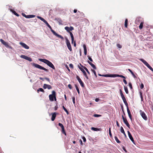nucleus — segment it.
Masks as SVG:
<instances>
[{
    "label": "nucleus",
    "mask_w": 153,
    "mask_h": 153,
    "mask_svg": "<svg viewBox=\"0 0 153 153\" xmlns=\"http://www.w3.org/2000/svg\"><path fill=\"white\" fill-rule=\"evenodd\" d=\"M120 94L124 102V103L125 105H126V106L127 107V111L128 113V116L130 118V119H131V120H132L131 115V112L128 108V104L126 101V99L121 89L120 90Z\"/></svg>",
    "instance_id": "1"
},
{
    "label": "nucleus",
    "mask_w": 153,
    "mask_h": 153,
    "mask_svg": "<svg viewBox=\"0 0 153 153\" xmlns=\"http://www.w3.org/2000/svg\"><path fill=\"white\" fill-rule=\"evenodd\" d=\"M39 60L42 62L47 64L48 66L50 68H51L55 70V67L53 64L49 60L43 59H39Z\"/></svg>",
    "instance_id": "2"
},
{
    "label": "nucleus",
    "mask_w": 153,
    "mask_h": 153,
    "mask_svg": "<svg viewBox=\"0 0 153 153\" xmlns=\"http://www.w3.org/2000/svg\"><path fill=\"white\" fill-rule=\"evenodd\" d=\"M45 23L46 24L47 26L50 29L51 31L54 35L59 38H61L63 40L64 39V38L62 36L57 33L53 30L52 29L51 26L49 25V24L47 21L46 22H45Z\"/></svg>",
    "instance_id": "3"
},
{
    "label": "nucleus",
    "mask_w": 153,
    "mask_h": 153,
    "mask_svg": "<svg viewBox=\"0 0 153 153\" xmlns=\"http://www.w3.org/2000/svg\"><path fill=\"white\" fill-rule=\"evenodd\" d=\"M49 100L51 101H53L54 99L55 101L56 100V92L55 91H52V94H50L49 96Z\"/></svg>",
    "instance_id": "4"
},
{
    "label": "nucleus",
    "mask_w": 153,
    "mask_h": 153,
    "mask_svg": "<svg viewBox=\"0 0 153 153\" xmlns=\"http://www.w3.org/2000/svg\"><path fill=\"white\" fill-rule=\"evenodd\" d=\"M32 65H33V66H34L35 68L44 70L45 71H47V72L48 71V69H47L43 67H42V66H40V65H39L38 64H36L35 63H33Z\"/></svg>",
    "instance_id": "5"
},
{
    "label": "nucleus",
    "mask_w": 153,
    "mask_h": 153,
    "mask_svg": "<svg viewBox=\"0 0 153 153\" xmlns=\"http://www.w3.org/2000/svg\"><path fill=\"white\" fill-rule=\"evenodd\" d=\"M140 60L151 71H153V69L150 66L149 64L145 60L141 59Z\"/></svg>",
    "instance_id": "6"
},
{
    "label": "nucleus",
    "mask_w": 153,
    "mask_h": 153,
    "mask_svg": "<svg viewBox=\"0 0 153 153\" xmlns=\"http://www.w3.org/2000/svg\"><path fill=\"white\" fill-rule=\"evenodd\" d=\"M140 115L141 116L142 118L145 120H147V118L146 115L145 113L142 110H140Z\"/></svg>",
    "instance_id": "7"
},
{
    "label": "nucleus",
    "mask_w": 153,
    "mask_h": 153,
    "mask_svg": "<svg viewBox=\"0 0 153 153\" xmlns=\"http://www.w3.org/2000/svg\"><path fill=\"white\" fill-rule=\"evenodd\" d=\"M66 43L68 48V49L70 50V51H72V49L69 41L67 38L66 39Z\"/></svg>",
    "instance_id": "8"
},
{
    "label": "nucleus",
    "mask_w": 153,
    "mask_h": 153,
    "mask_svg": "<svg viewBox=\"0 0 153 153\" xmlns=\"http://www.w3.org/2000/svg\"><path fill=\"white\" fill-rule=\"evenodd\" d=\"M122 118L123 121L125 124L129 128H130V126L126 118L124 117L123 115H122Z\"/></svg>",
    "instance_id": "9"
},
{
    "label": "nucleus",
    "mask_w": 153,
    "mask_h": 153,
    "mask_svg": "<svg viewBox=\"0 0 153 153\" xmlns=\"http://www.w3.org/2000/svg\"><path fill=\"white\" fill-rule=\"evenodd\" d=\"M76 78L77 79V80L78 81V82L79 83L81 86L82 87H83L84 86V84L83 83V82H82V80L78 76H76Z\"/></svg>",
    "instance_id": "10"
},
{
    "label": "nucleus",
    "mask_w": 153,
    "mask_h": 153,
    "mask_svg": "<svg viewBox=\"0 0 153 153\" xmlns=\"http://www.w3.org/2000/svg\"><path fill=\"white\" fill-rule=\"evenodd\" d=\"M20 57L22 58H23L26 60H28L30 62H31L32 61V59L31 58L25 56V55H22Z\"/></svg>",
    "instance_id": "11"
},
{
    "label": "nucleus",
    "mask_w": 153,
    "mask_h": 153,
    "mask_svg": "<svg viewBox=\"0 0 153 153\" xmlns=\"http://www.w3.org/2000/svg\"><path fill=\"white\" fill-rule=\"evenodd\" d=\"M78 67H79V69L82 72V73L83 74V75L85 76V77H86V79H88V78L87 75V74H86V72L84 71V70L83 68H81L79 66H78Z\"/></svg>",
    "instance_id": "12"
},
{
    "label": "nucleus",
    "mask_w": 153,
    "mask_h": 153,
    "mask_svg": "<svg viewBox=\"0 0 153 153\" xmlns=\"http://www.w3.org/2000/svg\"><path fill=\"white\" fill-rule=\"evenodd\" d=\"M0 41L1 43L4 45L6 47L10 48L11 47L10 46L8 45V43L5 42L2 39H0Z\"/></svg>",
    "instance_id": "13"
},
{
    "label": "nucleus",
    "mask_w": 153,
    "mask_h": 153,
    "mask_svg": "<svg viewBox=\"0 0 153 153\" xmlns=\"http://www.w3.org/2000/svg\"><path fill=\"white\" fill-rule=\"evenodd\" d=\"M65 29L68 33H69L71 31H72L74 29L73 27L71 26L70 27L66 26L65 27Z\"/></svg>",
    "instance_id": "14"
},
{
    "label": "nucleus",
    "mask_w": 153,
    "mask_h": 153,
    "mask_svg": "<svg viewBox=\"0 0 153 153\" xmlns=\"http://www.w3.org/2000/svg\"><path fill=\"white\" fill-rule=\"evenodd\" d=\"M128 133L130 139L133 143L135 144V142L130 132L129 131H128Z\"/></svg>",
    "instance_id": "15"
},
{
    "label": "nucleus",
    "mask_w": 153,
    "mask_h": 153,
    "mask_svg": "<svg viewBox=\"0 0 153 153\" xmlns=\"http://www.w3.org/2000/svg\"><path fill=\"white\" fill-rule=\"evenodd\" d=\"M19 44L25 49H28L29 48L28 46L24 43L20 42L19 43Z\"/></svg>",
    "instance_id": "16"
},
{
    "label": "nucleus",
    "mask_w": 153,
    "mask_h": 153,
    "mask_svg": "<svg viewBox=\"0 0 153 153\" xmlns=\"http://www.w3.org/2000/svg\"><path fill=\"white\" fill-rule=\"evenodd\" d=\"M43 87L44 89L48 88V89H51L52 87L51 85L46 84H44Z\"/></svg>",
    "instance_id": "17"
},
{
    "label": "nucleus",
    "mask_w": 153,
    "mask_h": 153,
    "mask_svg": "<svg viewBox=\"0 0 153 153\" xmlns=\"http://www.w3.org/2000/svg\"><path fill=\"white\" fill-rule=\"evenodd\" d=\"M51 114L52 115L51 120L52 121H53L55 120L56 117V112H54L52 113Z\"/></svg>",
    "instance_id": "18"
},
{
    "label": "nucleus",
    "mask_w": 153,
    "mask_h": 153,
    "mask_svg": "<svg viewBox=\"0 0 153 153\" xmlns=\"http://www.w3.org/2000/svg\"><path fill=\"white\" fill-rule=\"evenodd\" d=\"M99 76H102L104 77H112L114 76H115V75H112V74H105V75H101L100 74H98Z\"/></svg>",
    "instance_id": "19"
},
{
    "label": "nucleus",
    "mask_w": 153,
    "mask_h": 153,
    "mask_svg": "<svg viewBox=\"0 0 153 153\" xmlns=\"http://www.w3.org/2000/svg\"><path fill=\"white\" fill-rule=\"evenodd\" d=\"M88 63L91 66V67L94 69H96V67L91 62L88 61Z\"/></svg>",
    "instance_id": "20"
},
{
    "label": "nucleus",
    "mask_w": 153,
    "mask_h": 153,
    "mask_svg": "<svg viewBox=\"0 0 153 153\" xmlns=\"http://www.w3.org/2000/svg\"><path fill=\"white\" fill-rule=\"evenodd\" d=\"M70 34L71 39V43H73L74 41V37L73 33L72 32H70L69 33Z\"/></svg>",
    "instance_id": "21"
},
{
    "label": "nucleus",
    "mask_w": 153,
    "mask_h": 153,
    "mask_svg": "<svg viewBox=\"0 0 153 153\" xmlns=\"http://www.w3.org/2000/svg\"><path fill=\"white\" fill-rule=\"evenodd\" d=\"M83 47L84 49V54L85 55H86L87 54V53L86 46L85 45H83Z\"/></svg>",
    "instance_id": "22"
},
{
    "label": "nucleus",
    "mask_w": 153,
    "mask_h": 153,
    "mask_svg": "<svg viewBox=\"0 0 153 153\" xmlns=\"http://www.w3.org/2000/svg\"><path fill=\"white\" fill-rule=\"evenodd\" d=\"M38 19H40L41 21H42L44 23H45L46 21L43 18L40 16H38L37 17Z\"/></svg>",
    "instance_id": "23"
},
{
    "label": "nucleus",
    "mask_w": 153,
    "mask_h": 153,
    "mask_svg": "<svg viewBox=\"0 0 153 153\" xmlns=\"http://www.w3.org/2000/svg\"><path fill=\"white\" fill-rule=\"evenodd\" d=\"M91 129L93 131H98L100 130L99 128H94V127H91Z\"/></svg>",
    "instance_id": "24"
},
{
    "label": "nucleus",
    "mask_w": 153,
    "mask_h": 153,
    "mask_svg": "<svg viewBox=\"0 0 153 153\" xmlns=\"http://www.w3.org/2000/svg\"><path fill=\"white\" fill-rule=\"evenodd\" d=\"M11 12L15 15H16L17 16H19V15L14 10H11Z\"/></svg>",
    "instance_id": "25"
},
{
    "label": "nucleus",
    "mask_w": 153,
    "mask_h": 153,
    "mask_svg": "<svg viewBox=\"0 0 153 153\" xmlns=\"http://www.w3.org/2000/svg\"><path fill=\"white\" fill-rule=\"evenodd\" d=\"M124 89L126 93L128 94V91L127 87L126 86H124Z\"/></svg>",
    "instance_id": "26"
},
{
    "label": "nucleus",
    "mask_w": 153,
    "mask_h": 153,
    "mask_svg": "<svg viewBox=\"0 0 153 153\" xmlns=\"http://www.w3.org/2000/svg\"><path fill=\"white\" fill-rule=\"evenodd\" d=\"M128 26V19H126L125 22V26L127 28Z\"/></svg>",
    "instance_id": "27"
},
{
    "label": "nucleus",
    "mask_w": 153,
    "mask_h": 153,
    "mask_svg": "<svg viewBox=\"0 0 153 153\" xmlns=\"http://www.w3.org/2000/svg\"><path fill=\"white\" fill-rule=\"evenodd\" d=\"M114 138H115V140L116 141V142L117 143H120V142L119 141V139H118V138H117V137L115 136Z\"/></svg>",
    "instance_id": "28"
},
{
    "label": "nucleus",
    "mask_w": 153,
    "mask_h": 153,
    "mask_svg": "<svg viewBox=\"0 0 153 153\" xmlns=\"http://www.w3.org/2000/svg\"><path fill=\"white\" fill-rule=\"evenodd\" d=\"M27 18H34L35 17V15H27Z\"/></svg>",
    "instance_id": "29"
},
{
    "label": "nucleus",
    "mask_w": 153,
    "mask_h": 153,
    "mask_svg": "<svg viewBox=\"0 0 153 153\" xmlns=\"http://www.w3.org/2000/svg\"><path fill=\"white\" fill-rule=\"evenodd\" d=\"M143 22H141L139 26V28L140 29H141L143 28Z\"/></svg>",
    "instance_id": "30"
},
{
    "label": "nucleus",
    "mask_w": 153,
    "mask_h": 153,
    "mask_svg": "<svg viewBox=\"0 0 153 153\" xmlns=\"http://www.w3.org/2000/svg\"><path fill=\"white\" fill-rule=\"evenodd\" d=\"M75 87L76 89L78 92V94H79V91L78 86L76 85H75Z\"/></svg>",
    "instance_id": "31"
},
{
    "label": "nucleus",
    "mask_w": 153,
    "mask_h": 153,
    "mask_svg": "<svg viewBox=\"0 0 153 153\" xmlns=\"http://www.w3.org/2000/svg\"><path fill=\"white\" fill-rule=\"evenodd\" d=\"M58 125L62 129L64 128L63 125L62 123H59Z\"/></svg>",
    "instance_id": "32"
},
{
    "label": "nucleus",
    "mask_w": 153,
    "mask_h": 153,
    "mask_svg": "<svg viewBox=\"0 0 153 153\" xmlns=\"http://www.w3.org/2000/svg\"><path fill=\"white\" fill-rule=\"evenodd\" d=\"M39 91L44 92V90L42 88H39L37 90V92H39Z\"/></svg>",
    "instance_id": "33"
},
{
    "label": "nucleus",
    "mask_w": 153,
    "mask_h": 153,
    "mask_svg": "<svg viewBox=\"0 0 153 153\" xmlns=\"http://www.w3.org/2000/svg\"><path fill=\"white\" fill-rule=\"evenodd\" d=\"M62 132L63 134H64L65 135H66V133L65 131L64 128L62 129Z\"/></svg>",
    "instance_id": "34"
},
{
    "label": "nucleus",
    "mask_w": 153,
    "mask_h": 153,
    "mask_svg": "<svg viewBox=\"0 0 153 153\" xmlns=\"http://www.w3.org/2000/svg\"><path fill=\"white\" fill-rule=\"evenodd\" d=\"M116 76H119L120 77L123 78L124 79H125V77L122 75H117Z\"/></svg>",
    "instance_id": "35"
},
{
    "label": "nucleus",
    "mask_w": 153,
    "mask_h": 153,
    "mask_svg": "<svg viewBox=\"0 0 153 153\" xmlns=\"http://www.w3.org/2000/svg\"><path fill=\"white\" fill-rule=\"evenodd\" d=\"M120 131L122 133H124V131L123 127L121 126L120 127Z\"/></svg>",
    "instance_id": "36"
},
{
    "label": "nucleus",
    "mask_w": 153,
    "mask_h": 153,
    "mask_svg": "<svg viewBox=\"0 0 153 153\" xmlns=\"http://www.w3.org/2000/svg\"><path fill=\"white\" fill-rule=\"evenodd\" d=\"M140 98H141V100L142 101H143V97L142 93L141 92H140Z\"/></svg>",
    "instance_id": "37"
},
{
    "label": "nucleus",
    "mask_w": 153,
    "mask_h": 153,
    "mask_svg": "<svg viewBox=\"0 0 153 153\" xmlns=\"http://www.w3.org/2000/svg\"><path fill=\"white\" fill-rule=\"evenodd\" d=\"M84 68L85 70L87 71V73L89 74H90V73L89 71H88V69L85 67H84Z\"/></svg>",
    "instance_id": "38"
},
{
    "label": "nucleus",
    "mask_w": 153,
    "mask_h": 153,
    "mask_svg": "<svg viewBox=\"0 0 153 153\" xmlns=\"http://www.w3.org/2000/svg\"><path fill=\"white\" fill-rule=\"evenodd\" d=\"M109 135L111 137H112V134L111 133V131L110 128H109Z\"/></svg>",
    "instance_id": "39"
},
{
    "label": "nucleus",
    "mask_w": 153,
    "mask_h": 153,
    "mask_svg": "<svg viewBox=\"0 0 153 153\" xmlns=\"http://www.w3.org/2000/svg\"><path fill=\"white\" fill-rule=\"evenodd\" d=\"M88 59L91 62H92L93 61V60L91 57H90L89 56H88Z\"/></svg>",
    "instance_id": "40"
},
{
    "label": "nucleus",
    "mask_w": 153,
    "mask_h": 153,
    "mask_svg": "<svg viewBox=\"0 0 153 153\" xmlns=\"http://www.w3.org/2000/svg\"><path fill=\"white\" fill-rule=\"evenodd\" d=\"M91 71L93 72V73H94V75H95V76L96 77H97V75L95 71H94V70H92Z\"/></svg>",
    "instance_id": "41"
},
{
    "label": "nucleus",
    "mask_w": 153,
    "mask_h": 153,
    "mask_svg": "<svg viewBox=\"0 0 153 153\" xmlns=\"http://www.w3.org/2000/svg\"><path fill=\"white\" fill-rule=\"evenodd\" d=\"M129 86L130 87V88L131 89H132V84L131 82H129L128 84Z\"/></svg>",
    "instance_id": "42"
},
{
    "label": "nucleus",
    "mask_w": 153,
    "mask_h": 153,
    "mask_svg": "<svg viewBox=\"0 0 153 153\" xmlns=\"http://www.w3.org/2000/svg\"><path fill=\"white\" fill-rule=\"evenodd\" d=\"M72 101H73V103L74 104H75V97H73L72 98Z\"/></svg>",
    "instance_id": "43"
},
{
    "label": "nucleus",
    "mask_w": 153,
    "mask_h": 153,
    "mask_svg": "<svg viewBox=\"0 0 153 153\" xmlns=\"http://www.w3.org/2000/svg\"><path fill=\"white\" fill-rule=\"evenodd\" d=\"M101 116V115H99V114H95L94 115V116L95 117H100Z\"/></svg>",
    "instance_id": "44"
},
{
    "label": "nucleus",
    "mask_w": 153,
    "mask_h": 153,
    "mask_svg": "<svg viewBox=\"0 0 153 153\" xmlns=\"http://www.w3.org/2000/svg\"><path fill=\"white\" fill-rule=\"evenodd\" d=\"M117 46L119 48H122V46L119 44H117Z\"/></svg>",
    "instance_id": "45"
},
{
    "label": "nucleus",
    "mask_w": 153,
    "mask_h": 153,
    "mask_svg": "<svg viewBox=\"0 0 153 153\" xmlns=\"http://www.w3.org/2000/svg\"><path fill=\"white\" fill-rule=\"evenodd\" d=\"M82 138L83 139V141L84 142H85L86 141V139L85 137H82Z\"/></svg>",
    "instance_id": "46"
},
{
    "label": "nucleus",
    "mask_w": 153,
    "mask_h": 153,
    "mask_svg": "<svg viewBox=\"0 0 153 153\" xmlns=\"http://www.w3.org/2000/svg\"><path fill=\"white\" fill-rule=\"evenodd\" d=\"M69 67L70 68H73V65L72 64H70L69 65Z\"/></svg>",
    "instance_id": "47"
},
{
    "label": "nucleus",
    "mask_w": 153,
    "mask_h": 153,
    "mask_svg": "<svg viewBox=\"0 0 153 153\" xmlns=\"http://www.w3.org/2000/svg\"><path fill=\"white\" fill-rule=\"evenodd\" d=\"M140 87L141 89H143L144 88V85L143 84H141Z\"/></svg>",
    "instance_id": "48"
},
{
    "label": "nucleus",
    "mask_w": 153,
    "mask_h": 153,
    "mask_svg": "<svg viewBox=\"0 0 153 153\" xmlns=\"http://www.w3.org/2000/svg\"><path fill=\"white\" fill-rule=\"evenodd\" d=\"M22 15L23 16L25 17L26 18H27L28 17L27 15H26L25 14L23 13H22Z\"/></svg>",
    "instance_id": "49"
},
{
    "label": "nucleus",
    "mask_w": 153,
    "mask_h": 153,
    "mask_svg": "<svg viewBox=\"0 0 153 153\" xmlns=\"http://www.w3.org/2000/svg\"><path fill=\"white\" fill-rule=\"evenodd\" d=\"M68 87L71 89H72V86H71V84H69L68 85Z\"/></svg>",
    "instance_id": "50"
},
{
    "label": "nucleus",
    "mask_w": 153,
    "mask_h": 153,
    "mask_svg": "<svg viewBox=\"0 0 153 153\" xmlns=\"http://www.w3.org/2000/svg\"><path fill=\"white\" fill-rule=\"evenodd\" d=\"M123 82H124L125 83V84H127V81H126V79H123Z\"/></svg>",
    "instance_id": "51"
},
{
    "label": "nucleus",
    "mask_w": 153,
    "mask_h": 153,
    "mask_svg": "<svg viewBox=\"0 0 153 153\" xmlns=\"http://www.w3.org/2000/svg\"><path fill=\"white\" fill-rule=\"evenodd\" d=\"M128 71L131 73V74H132L133 72L130 69H128Z\"/></svg>",
    "instance_id": "52"
},
{
    "label": "nucleus",
    "mask_w": 153,
    "mask_h": 153,
    "mask_svg": "<svg viewBox=\"0 0 153 153\" xmlns=\"http://www.w3.org/2000/svg\"><path fill=\"white\" fill-rule=\"evenodd\" d=\"M128 71L131 73V74H132L133 72L130 69H128Z\"/></svg>",
    "instance_id": "53"
},
{
    "label": "nucleus",
    "mask_w": 153,
    "mask_h": 153,
    "mask_svg": "<svg viewBox=\"0 0 153 153\" xmlns=\"http://www.w3.org/2000/svg\"><path fill=\"white\" fill-rule=\"evenodd\" d=\"M128 71L131 73V74H132L133 72L130 69H128Z\"/></svg>",
    "instance_id": "54"
},
{
    "label": "nucleus",
    "mask_w": 153,
    "mask_h": 153,
    "mask_svg": "<svg viewBox=\"0 0 153 153\" xmlns=\"http://www.w3.org/2000/svg\"><path fill=\"white\" fill-rule=\"evenodd\" d=\"M134 78H136L137 77L134 74V73H133L132 74Z\"/></svg>",
    "instance_id": "55"
},
{
    "label": "nucleus",
    "mask_w": 153,
    "mask_h": 153,
    "mask_svg": "<svg viewBox=\"0 0 153 153\" xmlns=\"http://www.w3.org/2000/svg\"><path fill=\"white\" fill-rule=\"evenodd\" d=\"M116 124H117V126L118 127H120V126H119V124L118 122V121H116Z\"/></svg>",
    "instance_id": "56"
},
{
    "label": "nucleus",
    "mask_w": 153,
    "mask_h": 153,
    "mask_svg": "<svg viewBox=\"0 0 153 153\" xmlns=\"http://www.w3.org/2000/svg\"><path fill=\"white\" fill-rule=\"evenodd\" d=\"M62 108L65 111L67 110V109L65 108L64 106H62Z\"/></svg>",
    "instance_id": "57"
},
{
    "label": "nucleus",
    "mask_w": 153,
    "mask_h": 153,
    "mask_svg": "<svg viewBox=\"0 0 153 153\" xmlns=\"http://www.w3.org/2000/svg\"><path fill=\"white\" fill-rule=\"evenodd\" d=\"M66 68L68 70V71H70V69H69L68 67V66L67 65H66Z\"/></svg>",
    "instance_id": "58"
},
{
    "label": "nucleus",
    "mask_w": 153,
    "mask_h": 153,
    "mask_svg": "<svg viewBox=\"0 0 153 153\" xmlns=\"http://www.w3.org/2000/svg\"><path fill=\"white\" fill-rule=\"evenodd\" d=\"M77 12V10L76 9H75L74 10V13H76Z\"/></svg>",
    "instance_id": "59"
},
{
    "label": "nucleus",
    "mask_w": 153,
    "mask_h": 153,
    "mask_svg": "<svg viewBox=\"0 0 153 153\" xmlns=\"http://www.w3.org/2000/svg\"><path fill=\"white\" fill-rule=\"evenodd\" d=\"M79 141L80 142V143L81 145H82V140H79Z\"/></svg>",
    "instance_id": "60"
},
{
    "label": "nucleus",
    "mask_w": 153,
    "mask_h": 153,
    "mask_svg": "<svg viewBox=\"0 0 153 153\" xmlns=\"http://www.w3.org/2000/svg\"><path fill=\"white\" fill-rule=\"evenodd\" d=\"M45 79H46L48 81H49L50 80L48 78H45Z\"/></svg>",
    "instance_id": "61"
},
{
    "label": "nucleus",
    "mask_w": 153,
    "mask_h": 153,
    "mask_svg": "<svg viewBox=\"0 0 153 153\" xmlns=\"http://www.w3.org/2000/svg\"><path fill=\"white\" fill-rule=\"evenodd\" d=\"M99 99L98 98H96L95 99V101L97 102L99 101Z\"/></svg>",
    "instance_id": "62"
},
{
    "label": "nucleus",
    "mask_w": 153,
    "mask_h": 153,
    "mask_svg": "<svg viewBox=\"0 0 153 153\" xmlns=\"http://www.w3.org/2000/svg\"><path fill=\"white\" fill-rule=\"evenodd\" d=\"M64 97L65 100H67V99L65 94L64 95Z\"/></svg>",
    "instance_id": "63"
},
{
    "label": "nucleus",
    "mask_w": 153,
    "mask_h": 153,
    "mask_svg": "<svg viewBox=\"0 0 153 153\" xmlns=\"http://www.w3.org/2000/svg\"><path fill=\"white\" fill-rule=\"evenodd\" d=\"M74 46H75L76 45V43L75 41H74Z\"/></svg>",
    "instance_id": "64"
}]
</instances>
